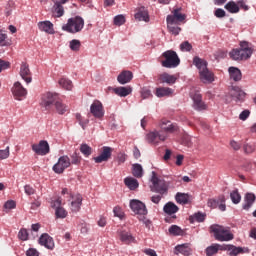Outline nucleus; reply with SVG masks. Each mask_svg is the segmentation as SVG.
Here are the masks:
<instances>
[{
  "label": "nucleus",
  "instance_id": "obj_28",
  "mask_svg": "<svg viewBox=\"0 0 256 256\" xmlns=\"http://www.w3.org/2000/svg\"><path fill=\"white\" fill-rule=\"evenodd\" d=\"M113 92L115 93V95H118V97H127V95H131V93L133 92V88H131V86H127V87H117L113 89Z\"/></svg>",
  "mask_w": 256,
  "mask_h": 256
},
{
  "label": "nucleus",
  "instance_id": "obj_56",
  "mask_svg": "<svg viewBox=\"0 0 256 256\" xmlns=\"http://www.w3.org/2000/svg\"><path fill=\"white\" fill-rule=\"evenodd\" d=\"M15 207H17V204L13 200H8L4 204V209H6L8 211H10V209H15Z\"/></svg>",
  "mask_w": 256,
  "mask_h": 256
},
{
  "label": "nucleus",
  "instance_id": "obj_50",
  "mask_svg": "<svg viewBox=\"0 0 256 256\" xmlns=\"http://www.w3.org/2000/svg\"><path fill=\"white\" fill-rule=\"evenodd\" d=\"M169 32L172 33V35H179L181 33V28L179 26H174L175 24H167Z\"/></svg>",
  "mask_w": 256,
  "mask_h": 256
},
{
  "label": "nucleus",
  "instance_id": "obj_61",
  "mask_svg": "<svg viewBox=\"0 0 256 256\" xmlns=\"http://www.w3.org/2000/svg\"><path fill=\"white\" fill-rule=\"evenodd\" d=\"M249 115H251V112L249 110H244L240 113L239 119L241 121H247V119L249 118Z\"/></svg>",
  "mask_w": 256,
  "mask_h": 256
},
{
  "label": "nucleus",
  "instance_id": "obj_35",
  "mask_svg": "<svg viewBox=\"0 0 256 256\" xmlns=\"http://www.w3.org/2000/svg\"><path fill=\"white\" fill-rule=\"evenodd\" d=\"M255 199H256L255 194L247 193L245 196V204L243 205V209H245V211H249L253 203H255Z\"/></svg>",
  "mask_w": 256,
  "mask_h": 256
},
{
  "label": "nucleus",
  "instance_id": "obj_26",
  "mask_svg": "<svg viewBox=\"0 0 256 256\" xmlns=\"http://www.w3.org/2000/svg\"><path fill=\"white\" fill-rule=\"evenodd\" d=\"M20 76L24 81H26L27 84L31 83L33 81V78H31V71L29 70V66L27 64H22L20 68Z\"/></svg>",
  "mask_w": 256,
  "mask_h": 256
},
{
  "label": "nucleus",
  "instance_id": "obj_3",
  "mask_svg": "<svg viewBox=\"0 0 256 256\" xmlns=\"http://www.w3.org/2000/svg\"><path fill=\"white\" fill-rule=\"evenodd\" d=\"M253 55V49L249 47L248 42H241L239 49H233L230 52V57L234 61H246Z\"/></svg>",
  "mask_w": 256,
  "mask_h": 256
},
{
  "label": "nucleus",
  "instance_id": "obj_64",
  "mask_svg": "<svg viewBox=\"0 0 256 256\" xmlns=\"http://www.w3.org/2000/svg\"><path fill=\"white\" fill-rule=\"evenodd\" d=\"M27 256H39V252L35 248H30L26 252Z\"/></svg>",
  "mask_w": 256,
  "mask_h": 256
},
{
  "label": "nucleus",
  "instance_id": "obj_14",
  "mask_svg": "<svg viewBox=\"0 0 256 256\" xmlns=\"http://www.w3.org/2000/svg\"><path fill=\"white\" fill-rule=\"evenodd\" d=\"M52 3H54L52 7L54 17H63V15H65V8L63 5L69 3V0H52Z\"/></svg>",
  "mask_w": 256,
  "mask_h": 256
},
{
  "label": "nucleus",
  "instance_id": "obj_63",
  "mask_svg": "<svg viewBox=\"0 0 256 256\" xmlns=\"http://www.w3.org/2000/svg\"><path fill=\"white\" fill-rule=\"evenodd\" d=\"M61 205H62L61 198H57L56 200H53L51 203V206L53 207V209H59L61 208Z\"/></svg>",
  "mask_w": 256,
  "mask_h": 256
},
{
  "label": "nucleus",
  "instance_id": "obj_22",
  "mask_svg": "<svg viewBox=\"0 0 256 256\" xmlns=\"http://www.w3.org/2000/svg\"><path fill=\"white\" fill-rule=\"evenodd\" d=\"M135 19L138 21H145V23H149V10L145 8V6H141L136 9Z\"/></svg>",
  "mask_w": 256,
  "mask_h": 256
},
{
  "label": "nucleus",
  "instance_id": "obj_10",
  "mask_svg": "<svg viewBox=\"0 0 256 256\" xmlns=\"http://www.w3.org/2000/svg\"><path fill=\"white\" fill-rule=\"evenodd\" d=\"M71 167V158L69 156L64 155L58 159V162L53 166L54 173L61 175L65 171V169H69Z\"/></svg>",
  "mask_w": 256,
  "mask_h": 256
},
{
  "label": "nucleus",
  "instance_id": "obj_49",
  "mask_svg": "<svg viewBox=\"0 0 256 256\" xmlns=\"http://www.w3.org/2000/svg\"><path fill=\"white\" fill-rule=\"evenodd\" d=\"M70 49L72 51H79V49H81V42L76 39L70 41Z\"/></svg>",
  "mask_w": 256,
  "mask_h": 256
},
{
  "label": "nucleus",
  "instance_id": "obj_40",
  "mask_svg": "<svg viewBox=\"0 0 256 256\" xmlns=\"http://www.w3.org/2000/svg\"><path fill=\"white\" fill-rule=\"evenodd\" d=\"M58 83L60 87L66 91H71V89H73V82L68 78H61Z\"/></svg>",
  "mask_w": 256,
  "mask_h": 256
},
{
  "label": "nucleus",
  "instance_id": "obj_8",
  "mask_svg": "<svg viewBox=\"0 0 256 256\" xmlns=\"http://www.w3.org/2000/svg\"><path fill=\"white\" fill-rule=\"evenodd\" d=\"M168 137L167 133L154 130L146 135V140L152 145H159V141H167Z\"/></svg>",
  "mask_w": 256,
  "mask_h": 256
},
{
  "label": "nucleus",
  "instance_id": "obj_24",
  "mask_svg": "<svg viewBox=\"0 0 256 256\" xmlns=\"http://www.w3.org/2000/svg\"><path fill=\"white\" fill-rule=\"evenodd\" d=\"M230 95L235 101H243L245 99V92L238 86H233Z\"/></svg>",
  "mask_w": 256,
  "mask_h": 256
},
{
  "label": "nucleus",
  "instance_id": "obj_29",
  "mask_svg": "<svg viewBox=\"0 0 256 256\" xmlns=\"http://www.w3.org/2000/svg\"><path fill=\"white\" fill-rule=\"evenodd\" d=\"M38 27L40 31H44L45 33H49L50 35H53V33H55V30L53 29V23L49 21L39 22Z\"/></svg>",
  "mask_w": 256,
  "mask_h": 256
},
{
  "label": "nucleus",
  "instance_id": "obj_53",
  "mask_svg": "<svg viewBox=\"0 0 256 256\" xmlns=\"http://www.w3.org/2000/svg\"><path fill=\"white\" fill-rule=\"evenodd\" d=\"M10 155V148L9 146L6 147L4 150H0V161H3V159H9Z\"/></svg>",
  "mask_w": 256,
  "mask_h": 256
},
{
  "label": "nucleus",
  "instance_id": "obj_32",
  "mask_svg": "<svg viewBox=\"0 0 256 256\" xmlns=\"http://www.w3.org/2000/svg\"><path fill=\"white\" fill-rule=\"evenodd\" d=\"M224 251H230L229 252L230 256H237V255H240V253H244L243 248L237 247L231 244L229 245L224 244Z\"/></svg>",
  "mask_w": 256,
  "mask_h": 256
},
{
  "label": "nucleus",
  "instance_id": "obj_41",
  "mask_svg": "<svg viewBox=\"0 0 256 256\" xmlns=\"http://www.w3.org/2000/svg\"><path fill=\"white\" fill-rule=\"evenodd\" d=\"M11 45V40H9L7 34L0 30V47H9Z\"/></svg>",
  "mask_w": 256,
  "mask_h": 256
},
{
  "label": "nucleus",
  "instance_id": "obj_57",
  "mask_svg": "<svg viewBox=\"0 0 256 256\" xmlns=\"http://www.w3.org/2000/svg\"><path fill=\"white\" fill-rule=\"evenodd\" d=\"M141 97L142 99H149V97H153V94H151V90L148 88H143L141 91Z\"/></svg>",
  "mask_w": 256,
  "mask_h": 256
},
{
  "label": "nucleus",
  "instance_id": "obj_39",
  "mask_svg": "<svg viewBox=\"0 0 256 256\" xmlns=\"http://www.w3.org/2000/svg\"><path fill=\"white\" fill-rule=\"evenodd\" d=\"M124 183L128 189L135 191L139 187V182L135 178H125Z\"/></svg>",
  "mask_w": 256,
  "mask_h": 256
},
{
  "label": "nucleus",
  "instance_id": "obj_21",
  "mask_svg": "<svg viewBox=\"0 0 256 256\" xmlns=\"http://www.w3.org/2000/svg\"><path fill=\"white\" fill-rule=\"evenodd\" d=\"M132 80L133 72L129 70L122 71L117 77V81L120 83V85H127V83H131Z\"/></svg>",
  "mask_w": 256,
  "mask_h": 256
},
{
  "label": "nucleus",
  "instance_id": "obj_55",
  "mask_svg": "<svg viewBox=\"0 0 256 256\" xmlns=\"http://www.w3.org/2000/svg\"><path fill=\"white\" fill-rule=\"evenodd\" d=\"M192 219H194V221H197L198 223H203V221H205V214L203 213H195L193 216H192Z\"/></svg>",
  "mask_w": 256,
  "mask_h": 256
},
{
  "label": "nucleus",
  "instance_id": "obj_25",
  "mask_svg": "<svg viewBox=\"0 0 256 256\" xmlns=\"http://www.w3.org/2000/svg\"><path fill=\"white\" fill-rule=\"evenodd\" d=\"M219 251H225V244H212L211 246H208L205 250L207 256L217 255Z\"/></svg>",
  "mask_w": 256,
  "mask_h": 256
},
{
  "label": "nucleus",
  "instance_id": "obj_43",
  "mask_svg": "<svg viewBox=\"0 0 256 256\" xmlns=\"http://www.w3.org/2000/svg\"><path fill=\"white\" fill-rule=\"evenodd\" d=\"M80 152L84 155V157H89L91 155V153H93V148H91L87 144H81Z\"/></svg>",
  "mask_w": 256,
  "mask_h": 256
},
{
  "label": "nucleus",
  "instance_id": "obj_31",
  "mask_svg": "<svg viewBox=\"0 0 256 256\" xmlns=\"http://www.w3.org/2000/svg\"><path fill=\"white\" fill-rule=\"evenodd\" d=\"M193 65L197 67V69L199 70V73L207 69V61H205L204 59H201L199 56H195L193 58Z\"/></svg>",
  "mask_w": 256,
  "mask_h": 256
},
{
  "label": "nucleus",
  "instance_id": "obj_20",
  "mask_svg": "<svg viewBox=\"0 0 256 256\" xmlns=\"http://www.w3.org/2000/svg\"><path fill=\"white\" fill-rule=\"evenodd\" d=\"M160 129V131H162V133H166V135H169V133H175V131H179V127L176 124L166 120L161 122Z\"/></svg>",
  "mask_w": 256,
  "mask_h": 256
},
{
  "label": "nucleus",
  "instance_id": "obj_1",
  "mask_svg": "<svg viewBox=\"0 0 256 256\" xmlns=\"http://www.w3.org/2000/svg\"><path fill=\"white\" fill-rule=\"evenodd\" d=\"M40 106L45 111H53V107H55L59 115H65L69 111V107L63 103L59 94L53 92H47L42 95Z\"/></svg>",
  "mask_w": 256,
  "mask_h": 256
},
{
  "label": "nucleus",
  "instance_id": "obj_60",
  "mask_svg": "<svg viewBox=\"0 0 256 256\" xmlns=\"http://www.w3.org/2000/svg\"><path fill=\"white\" fill-rule=\"evenodd\" d=\"M139 221H142V223L147 227L148 229L151 227V220L147 219L145 215L138 217Z\"/></svg>",
  "mask_w": 256,
  "mask_h": 256
},
{
  "label": "nucleus",
  "instance_id": "obj_17",
  "mask_svg": "<svg viewBox=\"0 0 256 256\" xmlns=\"http://www.w3.org/2000/svg\"><path fill=\"white\" fill-rule=\"evenodd\" d=\"M117 235L124 245H131V243H135V237L130 232L126 230L119 229L117 230Z\"/></svg>",
  "mask_w": 256,
  "mask_h": 256
},
{
  "label": "nucleus",
  "instance_id": "obj_15",
  "mask_svg": "<svg viewBox=\"0 0 256 256\" xmlns=\"http://www.w3.org/2000/svg\"><path fill=\"white\" fill-rule=\"evenodd\" d=\"M32 151L36 155H47L49 153V143L45 140H41L38 144L32 145Z\"/></svg>",
  "mask_w": 256,
  "mask_h": 256
},
{
  "label": "nucleus",
  "instance_id": "obj_46",
  "mask_svg": "<svg viewBox=\"0 0 256 256\" xmlns=\"http://www.w3.org/2000/svg\"><path fill=\"white\" fill-rule=\"evenodd\" d=\"M70 165H81V156L79 153L74 152L72 155H70Z\"/></svg>",
  "mask_w": 256,
  "mask_h": 256
},
{
  "label": "nucleus",
  "instance_id": "obj_23",
  "mask_svg": "<svg viewBox=\"0 0 256 256\" xmlns=\"http://www.w3.org/2000/svg\"><path fill=\"white\" fill-rule=\"evenodd\" d=\"M159 81L160 83H167V85H175L177 83V76L164 72L159 75Z\"/></svg>",
  "mask_w": 256,
  "mask_h": 256
},
{
  "label": "nucleus",
  "instance_id": "obj_54",
  "mask_svg": "<svg viewBox=\"0 0 256 256\" xmlns=\"http://www.w3.org/2000/svg\"><path fill=\"white\" fill-rule=\"evenodd\" d=\"M78 227L80 229V232L85 235L88 233L89 231V227L87 226V224L85 223V221H80L78 224Z\"/></svg>",
  "mask_w": 256,
  "mask_h": 256
},
{
  "label": "nucleus",
  "instance_id": "obj_51",
  "mask_svg": "<svg viewBox=\"0 0 256 256\" xmlns=\"http://www.w3.org/2000/svg\"><path fill=\"white\" fill-rule=\"evenodd\" d=\"M124 24H125V16L117 15L114 17V25L121 27V25H124Z\"/></svg>",
  "mask_w": 256,
  "mask_h": 256
},
{
  "label": "nucleus",
  "instance_id": "obj_27",
  "mask_svg": "<svg viewBox=\"0 0 256 256\" xmlns=\"http://www.w3.org/2000/svg\"><path fill=\"white\" fill-rule=\"evenodd\" d=\"M199 75L202 83H213L215 81L213 74L211 73V71H209L208 68H206L202 72H199Z\"/></svg>",
  "mask_w": 256,
  "mask_h": 256
},
{
  "label": "nucleus",
  "instance_id": "obj_47",
  "mask_svg": "<svg viewBox=\"0 0 256 256\" xmlns=\"http://www.w3.org/2000/svg\"><path fill=\"white\" fill-rule=\"evenodd\" d=\"M55 215L58 219H65V217H67V210H65L63 207L57 208Z\"/></svg>",
  "mask_w": 256,
  "mask_h": 256
},
{
  "label": "nucleus",
  "instance_id": "obj_36",
  "mask_svg": "<svg viewBox=\"0 0 256 256\" xmlns=\"http://www.w3.org/2000/svg\"><path fill=\"white\" fill-rule=\"evenodd\" d=\"M182 255L189 256L191 255V248L187 244L178 245L175 247V255Z\"/></svg>",
  "mask_w": 256,
  "mask_h": 256
},
{
  "label": "nucleus",
  "instance_id": "obj_62",
  "mask_svg": "<svg viewBox=\"0 0 256 256\" xmlns=\"http://www.w3.org/2000/svg\"><path fill=\"white\" fill-rule=\"evenodd\" d=\"M9 67H11V63L0 59V73L1 71H3L4 69H9Z\"/></svg>",
  "mask_w": 256,
  "mask_h": 256
},
{
  "label": "nucleus",
  "instance_id": "obj_18",
  "mask_svg": "<svg viewBox=\"0 0 256 256\" xmlns=\"http://www.w3.org/2000/svg\"><path fill=\"white\" fill-rule=\"evenodd\" d=\"M39 243L46 249H49L50 251H53V249H55V241L53 240V237H51L47 233L42 234L40 236Z\"/></svg>",
  "mask_w": 256,
  "mask_h": 256
},
{
  "label": "nucleus",
  "instance_id": "obj_33",
  "mask_svg": "<svg viewBox=\"0 0 256 256\" xmlns=\"http://www.w3.org/2000/svg\"><path fill=\"white\" fill-rule=\"evenodd\" d=\"M156 97H169V95H173V89L168 87H159L156 88L155 92Z\"/></svg>",
  "mask_w": 256,
  "mask_h": 256
},
{
  "label": "nucleus",
  "instance_id": "obj_44",
  "mask_svg": "<svg viewBox=\"0 0 256 256\" xmlns=\"http://www.w3.org/2000/svg\"><path fill=\"white\" fill-rule=\"evenodd\" d=\"M230 198L234 205L241 203V194H239V191L237 190H234L230 193Z\"/></svg>",
  "mask_w": 256,
  "mask_h": 256
},
{
  "label": "nucleus",
  "instance_id": "obj_37",
  "mask_svg": "<svg viewBox=\"0 0 256 256\" xmlns=\"http://www.w3.org/2000/svg\"><path fill=\"white\" fill-rule=\"evenodd\" d=\"M176 202L180 205H187L189 203L190 196L187 193L178 192L175 196Z\"/></svg>",
  "mask_w": 256,
  "mask_h": 256
},
{
  "label": "nucleus",
  "instance_id": "obj_9",
  "mask_svg": "<svg viewBox=\"0 0 256 256\" xmlns=\"http://www.w3.org/2000/svg\"><path fill=\"white\" fill-rule=\"evenodd\" d=\"M187 19V16L181 13V8L174 9L172 15H168L166 18L167 25H179Z\"/></svg>",
  "mask_w": 256,
  "mask_h": 256
},
{
  "label": "nucleus",
  "instance_id": "obj_4",
  "mask_svg": "<svg viewBox=\"0 0 256 256\" xmlns=\"http://www.w3.org/2000/svg\"><path fill=\"white\" fill-rule=\"evenodd\" d=\"M84 27L85 20L80 16H75L68 19L67 23L62 26V31L75 35V33H81Z\"/></svg>",
  "mask_w": 256,
  "mask_h": 256
},
{
  "label": "nucleus",
  "instance_id": "obj_13",
  "mask_svg": "<svg viewBox=\"0 0 256 256\" xmlns=\"http://www.w3.org/2000/svg\"><path fill=\"white\" fill-rule=\"evenodd\" d=\"M113 155V148L109 146L102 147V151L99 156L94 157L93 160L95 163H107L111 156Z\"/></svg>",
  "mask_w": 256,
  "mask_h": 256
},
{
  "label": "nucleus",
  "instance_id": "obj_38",
  "mask_svg": "<svg viewBox=\"0 0 256 256\" xmlns=\"http://www.w3.org/2000/svg\"><path fill=\"white\" fill-rule=\"evenodd\" d=\"M224 9H226V11H228V13H239V5H237V2L231 0L228 3H226V5L224 6Z\"/></svg>",
  "mask_w": 256,
  "mask_h": 256
},
{
  "label": "nucleus",
  "instance_id": "obj_45",
  "mask_svg": "<svg viewBox=\"0 0 256 256\" xmlns=\"http://www.w3.org/2000/svg\"><path fill=\"white\" fill-rule=\"evenodd\" d=\"M169 233H170V235H174V236L183 235V229H181V227H179L177 225H172L169 228Z\"/></svg>",
  "mask_w": 256,
  "mask_h": 256
},
{
  "label": "nucleus",
  "instance_id": "obj_5",
  "mask_svg": "<svg viewBox=\"0 0 256 256\" xmlns=\"http://www.w3.org/2000/svg\"><path fill=\"white\" fill-rule=\"evenodd\" d=\"M211 233H214V237L216 241H233L234 235L231 233V229L221 226L218 224H214L210 226Z\"/></svg>",
  "mask_w": 256,
  "mask_h": 256
},
{
  "label": "nucleus",
  "instance_id": "obj_48",
  "mask_svg": "<svg viewBox=\"0 0 256 256\" xmlns=\"http://www.w3.org/2000/svg\"><path fill=\"white\" fill-rule=\"evenodd\" d=\"M193 49V45L189 43V41H184L180 44V51L182 52H189Z\"/></svg>",
  "mask_w": 256,
  "mask_h": 256
},
{
  "label": "nucleus",
  "instance_id": "obj_30",
  "mask_svg": "<svg viewBox=\"0 0 256 256\" xmlns=\"http://www.w3.org/2000/svg\"><path fill=\"white\" fill-rule=\"evenodd\" d=\"M230 79H233V81H241L243 79V74L241 73V70L237 67H230L228 69Z\"/></svg>",
  "mask_w": 256,
  "mask_h": 256
},
{
  "label": "nucleus",
  "instance_id": "obj_58",
  "mask_svg": "<svg viewBox=\"0 0 256 256\" xmlns=\"http://www.w3.org/2000/svg\"><path fill=\"white\" fill-rule=\"evenodd\" d=\"M215 17H217L218 19H223V17H225L227 15V13L225 12V10L221 9V8H217L214 12Z\"/></svg>",
  "mask_w": 256,
  "mask_h": 256
},
{
  "label": "nucleus",
  "instance_id": "obj_19",
  "mask_svg": "<svg viewBox=\"0 0 256 256\" xmlns=\"http://www.w3.org/2000/svg\"><path fill=\"white\" fill-rule=\"evenodd\" d=\"M71 203H70V209L73 213H79L81 211V205L83 203V196L81 194H77L74 196H71Z\"/></svg>",
  "mask_w": 256,
  "mask_h": 256
},
{
  "label": "nucleus",
  "instance_id": "obj_16",
  "mask_svg": "<svg viewBox=\"0 0 256 256\" xmlns=\"http://www.w3.org/2000/svg\"><path fill=\"white\" fill-rule=\"evenodd\" d=\"M12 93H13L15 99H17L18 101H21L22 97H27V89H25V87H23L21 82L14 83V85L12 87Z\"/></svg>",
  "mask_w": 256,
  "mask_h": 256
},
{
  "label": "nucleus",
  "instance_id": "obj_42",
  "mask_svg": "<svg viewBox=\"0 0 256 256\" xmlns=\"http://www.w3.org/2000/svg\"><path fill=\"white\" fill-rule=\"evenodd\" d=\"M132 174L138 179L143 177V166H141V164H134Z\"/></svg>",
  "mask_w": 256,
  "mask_h": 256
},
{
  "label": "nucleus",
  "instance_id": "obj_7",
  "mask_svg": "<svg viewBox=\"0 0 256 256\" xmlns=\"http://www.w3.org/2000/svg\"><path fill=\"white\" fill-rule=\"evenodd\" d=\"M190 97L193 101V107L196 111H206L207 104L203 102V96L199 90H192L190 92Z\"/></svg>",
  "mask_w": 256,
  "mask_h": 256
},
{
  "label": "nucleus",
  "instance_id": "obj_6",
  "mask_svg": "<svg viewBox=\"0 0 256 256\" xmlns=\"http://www.w3.org/2000/svg\"><path fill=\"white\" fill-rule=\"evenodd\" d=\"M151 183L152 185L150 186L151 191L154 193H159V195H165L167 191H169V185L164 179H160L157 177V173L154 171L152 172V177H151Z\"/></svg>",
  "mask_w": 256,
  "mask_h": 256
},
{
  "label": "nucleus",
  "instance_id": "obj_34",
  "mask_svg": "<svg viewBox=\"0 0 256 256\" xmlns=\"http://www.w3.org/2000/svg\"><path fill=\"white\" fill-rule=\"evenodd\" d=\"M163 211L167 215H175L179 211V207L173 202H168L164 205Z\"/></svg>",
  "mask_w": 256,
  "mask_h": 256
},
{
  "label": "nucleus",
  "instance_id": "obj_52",
  "mask_svg": "<svg viewBox=\"0 0 256 256\" xmlns=\"http://www.w3.org/2000/svg\"><path fill=\"white\" fill-rule=\"evenodd\" d=\"M18 238L21 241H27V239H29V232H27V229H21L18 233Z\"/></svg>",
  "mask_w": 256,
  "mask_h": 256
},
{
  "label": "nucleus",
  "instance_id": "obj_59",
  "mask_svg": "<svg viewBox=\"0 0 256 256\" xmlns=\"http://www.w3.org/2000/svg\"><path fill=\"white\" fill-rule=\"evenodd\" d=\"M118 164L121 165L127 161V154L120 152L117 156Z\"/></svg>",
  "mask_w": 256,
  "mask_h": 256
},
{
  "label": "nucleus",
  "instance_id": "obj_2",
  "mask_svg": "<svg viewBox=\"0 0 256 256\" xmlns=\"http://www.w3.org/2000/svg\"><path fill=\"white\" fill-rule=\"evenodd\" d=\"M160 63L166 69H175V67H179L181 59H179L177 52L168 50L162 53Z\"/></svg>",
  "mask_w": 256,
  "mask_h": 256
},
{
  "label": "nucleus",
  "instance_id": "obj_12",
  "mask_svg": "<svg viewBox=\"0 0 256 256\" xmlns=\"http://www.w3.org/2000/svg\"><path fill=\"white\" fill-rule=\"evenodd\" d=\"M130 209L135 213L136 215H139V217L143 215H147V206L139 200H132L130 202Z\"/></svg>",
  "mask_w": 256,
  "mask_h": 256
},
{
  "label": "nucleus",
  "instance_id": "obj_11",
  "mask_svg": "<svg viewBox=\"0 0 256 256\" xmlns=\"http://www.w3.org/2000/svg\"><path fill=\"white\" fill-rule=\"evenodd\" d=\"M90 113L96 119H103L105 117V109H103V103L99 100H95L90 106Z\"/></svg>",
  "mask_w": 256,
  "mask_h": 256
}]
</instances>
